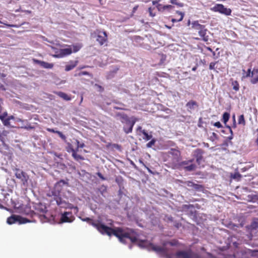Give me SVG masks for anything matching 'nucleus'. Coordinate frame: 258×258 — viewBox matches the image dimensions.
I'll return each mask as SVG.
<instances>
[{
	"label": "nucleus",
	"mask_w": 258,
	"mask_h": 258,
	"mask_svg": "<svg viewBox=\"0 0 258 258\" xmlns=\"http://www.w3.org/2000/svg\"><path fill=\"white\" fill-rule=\"evenodd\" d=\"M82 220L96 228L102 234H106L109 236H115L122 243H126L125 238L129 239L132 243H135L138 241L139 234L133 229L123 228L120 227L112 228L101 223L99 220L94 221L90 218H84Z\"/></svg>",
	"instance_id": "f257e3e1"
},
{
	"label": "nucleus",
	"mask_w": 258,
	"mask_h": 258,
	"mask_svg": "<svg viewBox=\"0 0 258 258\" xmlns=\"http://www.w3.org/2000/svg\"><path fill=\"white\" fill-rule=\"evenodd\" d=\"M181 159L180 152L175 149H171L163 155V161L166 162V166L173 169L180 168L179 161Z\"/></svg>",
	"instance_id": "f03ea898"
},
{
	"label": "nucleus",
	"mask_w": 258,
	"mask_h": 258,
	"mask_svg": "<svg viewBox=\"0 0 258 258\" xmlns=\"http://www.w3.org/2000/svg\"><path fill=\"white\" fill-rule=\"evenodd\" d=\"M116 116L119 117L121 123L126 124V125L123 127V131L126 134L132 132L134 125L138 120V118L135 117H132L131 120H130L127 115L124 113L118 112L116 114Z\"/></svg>",
	"instance_id": "7ed1b4c3"
},
{
	"label": "nucleus",
	"mask_w": 258,
	"mask_h": 258,
	"mask_svg": "<svg viewBox=\"0 0 258 258\" xmlns=\"http://www.w3.org/2000/svg\"><path fill=\"white\" fill-rule=\"evenodd\" d=\"M138 244L141 247H147L153 251L161 253L165 255L166 258H171L170 255L167 253L166 249L164 247L155 245L152 243L148 242L147 240H141Z\"/></svg>",
	"instance_id": "20e7f679"
},
{
	"label": "nucleus",
	"mask_w": 258,
	"mask_h": 258,
	"mask_svg": "<svg viewBox=\"0 0 258 258\" xmlns=\"http://www.w3.org/2000/svg\"><path fill=\"white\" fill-rule=\"evenodd\" d=\"M191 29L194 32V34L197 32L201 37L203 40L207 42L209 40V36L206 35L207 30L205 26L200 24L198 21H195L191 23Z\"/></svg>",
	"instance_id": "39448f33"
},
{
	"label": "nucleus",
	"mask_w": 258,
	"mask_h": 258,
	"mask_svg": "<svg viewBox=\"0 0 258 258\" xmlns=\"http://www.w3.org/2000/svg\"><path fill=\"white\" fill-rule=\"evenodd\" d=\"M15 174L17 178L20 180L22 185L24 187L28 186V180H29V175L24 171L18 168L13 169Z\"/></svg>",
	"instance_id": "423d86ee"
},
{
	"label": "nucleus",
	"mask_w": 258,
	"mask_h": 258,
	"mask_svg": "<svg viewBox=\"0 0 258 258\" xmlns=\"http://www.w3.org/2000/svg\"><path fill=\"white\" fill-rule=\"evenodd\" d=\"M15 209L17 213L22 215L28 216L30 217H32L33 215L35 214V212L31 210V206L28 204H22L18 207L15 206Z\"/></svg>",
	"instance_id": "0eeeda50"
},
{
	"label": "nucleus",
	"mask_w": 258,
	"mask_h": 258,
	"mask_svg": "<svg viewBox=\"0 0 258 258\" xmlns=\"http://www.w3.org/2000/svg\"><path fill=\"white\" fill-rule=\"evenodd\" d=\"M31 222H32L31 220H29L26 218L22 217L21 216L16 215H12L10 217H8L7 220V223L10 225L14 224L17 222L20 224H22Z\"/></svg>",
	"instance_id": "6e6552de"
},
{
	"label": "nucleus",
	"mask_w": 258,
	"mask_h": 258,
	"mask_svg": "<svg viewBox=\"0 0 258 258\" xmlns=\"http://www.w3.org/2000/svg\"><path fill=\"white\" fill-rule=\"evenodd\" d=\"M246 229L249 232L248 238L251 239L253 235L258 232V218H254L251 224L246 226Z\"/></svg>",
	"instance_id": "1a4fd4ad"
},
{
	"label": "nucleus",
	"mask_w": 258,
	"mask_h": 258,
	"mask_svg": "<svg viewBox=\"0 0 258 258\" xmlns=\"http://www.w3.org/2000/svg\"><path fill=\"white\" fill-rule=\"evenodd\" d=\"M211 10L214 12H218L220 14L225 15L226 16H229L231 14V10L229 8H225L222 4H216Z\"/></svg>",
	"instance_id": "9d476101"
},
{
	"label": "nucleus",
	"mask_w": 258,
	"mask_h": 258,
	"mask_svg": "<svg viewBox=\"0 0 258 258\" xmlns=\"http://www.w3.org/2000/svg\"><path fill=\"white\" fill-rule=\"evenodd\" d=\"M176 258H198V255L191 250H180L175 253Z\"/></svg>",
	"instance_id": "9b49d317"
},
{
	"label": "nucleus",
	"mask_w": 258,
	"mask_h": 258,
	"mask_svg": "<svg viewBox=\"0 0 258 258\" xmlns=\"http://www.w3.org/2000/svg\"><path fill=\"white\" fill-rule=\"evenodd\" d=\"M54 200L56 201V204L61 208L70 209L75 208L74 206L72 204L63 201L61 198L59 196L55 195ZM75 208H77V207H76Z\"/></svg>",
	"instance_id": "f8f14e48"
},
{
	"label": "nucleus",
	"mask_w": 258,
	"mask_h": 258,
	"mask_svg": "<svg viewBox=\"0 0 258 258\" xmlns=\"http://www.w3.org/2000/svg\"><path fill=\"white\" fill-rule=\"evenodd\" d=\"M75 218L73 216L72 212H64L61 213L60 217V222L63 223H71L75 220Z\"/></svg>",
	"instance_id": "ddd939ff"
},
{
	"label": "nucleus",
	"mask_w": 258,
	"mask_h": 258,
	"mask_svg": "<svg viewBox=\"0 0 258 258\" xmlns=\"http://www.w3.org/2000/svg\"><path fill=\"white\" fill-rule=\"evenodd\" d=\"M15 117L13 115L8 116L7 112H4L0 115V119L2 121L3 124L7 127H11L10 120L14 119Z\"/></svg>",
	"instance_id": "4468645a"
},
{
	"label": "nucleus",
	"mask_w": 258,
	"mask_h": 258,
	"mask_svg": "<svg viewBox=\"0 0 258 258\" xmlns=\"http://www.w3.org/2000/svg\"><path fill=\"white\" fill-rule=\"evenodd\" d=\"M204 151L203 149L198 148L193 152V156L196 158V162L200 165L202 161H203V154Z\"/></svg>",
	"instance_id": "2eb2a0df"
},
{
	"label": "nucleus",
	"mask_w": 258,
	"mask_h": 258,
	"mask_svg": "<svg viewBox=\"0 0 258 258\" xmlns=\"http://www.w3.org/2000/svg\"><path fill=\"white\" fill-rule=\"evenodd\" d=\"M180 182L183 183L188 187H191L192 189L195 191H202L204 189V187L203 185L195 183L194 182L191 181H186L185 182L180 181Z\"/></svg>",
	"instance_id": "dca6fc26"
},
{
	"label": "nucleus",
	"mask_w": 258,
	"mask_h": 258,
	"mask_svg": "<svg viewBox=\"0 0 258 258\" xmlns=\"http://www.w3.org/2000/svg\"><path fill=\"white\" fill-rule=\"evenodd\" d=\"M72 52L73 51L71 48H67L60 49L58 54H53L52 56L55 58H61L70 55Z\"/></svg>",
	"instance_id": "f3484780"
},
{
	"label": "nucleus",
	"mask_w": 258,
	"mask_h": 258,
	"mask_svg": "<svg viewBox=\"0 0 258 258\" xmlns=\"http://www.w3.org/2000/svg\"><path fill=\"white\" fill-rule=\"evenodd\" d=\"M96 40L101 45H103L107 40V35L105 31H99L97 36Z\"/></svg>",
	"instance_id": "a211bd4d"
},
{
	"label": "nucleus",
	"mask_w": 258,
	"mask_h": 258,
	"mask_svg": "<svg viewBox=\"0 0 258 258\" xmlns=\"http://www.w3.org/2000/svg\"><path fill=\"white\" fill-rule=\"evenodd\" d=\"M185 106L187 108V111L191 113L192 111L199 107V104L197 101L190 100L187 102Z\"/></svg>",
	"instance_id": "6ab92c4d"
},
{
	"label": "nucleus",
	"mask_w": 258,
	"mask_h": 258,
	"mask_svg": "<svg viewBox=\"0 0 258 258\" xmlns=\"http://www.w3.org/2000/svg\"><path fill=\"white\" fill-rule=\"evenodd\" d=\"M33 61L35 63L40 65L42 68L45 69H52L54 66L53 63H48L44 61H41L36 59H34Z\"/></svg>",
	"instance_id": "aec40b11"
},
{
	"label": "nucleus",
	"mask_w": 258,
	"mask_h": 258,
	"mask_svg": "<svg viewBox=\"0 0 258 258\" xmlns=\"http://www.w3.org/2000/svg\"><path fill=\"white\" fill-rule=\"evenodd\" d=\"M78 63V60H75V61L71 60L69 62V63L67 64L65 66V69H64L65 71L66 72H68V71H70L74 69L77 66Z\"/></svg>",
	"instance_id": "412c9836"
},
{
	"label": "nucleus",
	"mask_w": 258,
	"mask_h": 258,
	"mask_svg": "<svg viewBox=\"0 0 258 258\" xmlns=\"http://www.w3.org/2000/svg\"><path fill=\"white\" fill-rule=\"evenodd\" d=\"M176 14L177 15V18H172L171 20V22L173 23L181 21L183 20V18L184 16V13L178 11H176Z\"/></svg>",
	"instance_id": "4be33fe9"
},
{
	"label": "nucleus",
	"mask_w": 258,
	"mask_h": 258,
	"mask_svg": "<svg viewBox=\"0 0 258 258\" xmlns=\"http://www.w3.org/2000/svg\"><path fill=\"white\" fill-rule=\"evenodd\" d=\"M219 63V60L215 62H211L209 64V69L210 70H214L216 72H218V70L222 71V69L220 68H218L217 65Z\"/></svg>",
	"instance_id": "5701e85b"
},
{
	"label": "nucleus",
	"mask_w": 258,
	"mask_h": 258,
	"mask_svg": "<svg viewBox=\"0 0 258 258\" xmlns=\"http://www.w3.org/2000/svg\"><path fill=\"white\" fill-rule=\"evenodd\" d=\"M18 121L22 122H28L27 120H24L21 119H19ZM21 128L26 129L27 130H30L34 129L35 126L31 125L30 123H27L26 125L22 126Z\"/></svg>",
	"instance_id": "b1692460"
},
{
	"label": "nucleus",
	"mask_w": 258,
	"mask_h": 258,
	"mask_svg": "<svg viewBox=\"0 0 258 258\" xmlns=\"http://www.w3.org/2000/svg\"><path fill=\"white\" fill-rule=\"evenodd\" d=\"M56 94L65 100L69 101L71 99V97L64 92H58L56 93Z\"/></svg>",
	"instance_id": "393cba45"
},
{
	"label": "nucleus",
	"mask_w": 258,
	"mask_h": 258,
	"mask_svg": "<svg viewBox=\"0 0 258 258\" xmlns=\"http://www.w3.org/2000/svg\"><path fill=\"white\" fill-rule=\"evenodd\" d=\"M77 150H72V156L73 158L76 160V161H79V160H84V158L80 155L77 154Z\"/></svg>",
	"instance_id": "a878e982"
},
{
	"label": "nucleus",
	"mask_w": 258,
	"mask_h": 258,
	"mask_svg": "<svg viewBox=\"0 0 258 258\" xmlns=\"http://www.w3.org/2000/svg\"><path fill=\"white\" fill-rule=\"evenodd\" d=\"M141 133L144 135L143 139L146 141L150 140L152 138V135L151 134L149 135L148 133L145 130H141Z\"/></svg>",
	"instance_id": "bb28decb"
},
{
	"label": "nucleus",
	"mask_w": 258,
	"mask_h": 258,
	"mask_svg": "<svg viewBox=\"0 0 258 258\" xmlns=\"http://www.w3.org/2000/svg\"><path fill=\"white\" fill-rule=\"evenodd\" d=\"M184 169L188 171H194L197 168V166L195 164H191L189 165L185 166L184 167Z\"/></svg>",
	"instance_id": "cd10ccee"
},
{
	"label": "nucleus",
	"mask_w": 258,
	"mask_h": 258,
	"mask_svg": "<svg viewBox=\"0 0 258 258\" xmlns=\"http://www.w3.org/2000/svg\"><path fill=\"white\" fill-rule=\"evenodd\" d=\"M238 123L239 124H241L243 126H244L246 124L245 120L244 119V116L243 114H241L238 117Z\"/></svg>",
	"instance_id": "c85d7f7f"
},
{
	"label": "nucleus",
	"mask_w": 258,
	"mask_h": 258,
	"mask_svg": "<svg viewBox=\"0 0 258 258\" xmlns=\"http://www.w3.org/2000/svg\"><path fill=\"white\" fill-rule=\"evenodd\" d=\"M250 82L252 84H256L258 83V74L253 75L251 74Z\"/></svg>",
	"instance_id": "c756f323"
},
{
	"label": "nucleus",
	"mask_w": 258,
	"mask_h": 258,
	"mask_svg": "<svg viewBox=\"0 0 258 258\" xmlns=\"http://www.w3.org/2000/svg\"><path fill=\"white\" fill-rule=\"evenodd\" d=\"M232 86L233 87V89L235 91H238L239 90V84L237 81H232Z\"/></svg>",
	"instance_id": "7c9ffc66"
},
{
	"label": "nucleus",
	"mask_w": 258,
	"mask_h": 258,
	"mask_svg": "<svg viewBox=\"0 0 258 258\" xmlns=\"http://www.w3.org/2000/svg\"><path fill=\"white\" fill-rule=\"evenodd\" d=\"M167 244H169L171 246H178L179 245V242L178 240L176 239H173L170 241L167 242L166 243H164V245H166Z\"/></svg>",
	"instance_id": "2f4dec72"
},
{
	"label": "nucleus",
	"mask_w": 258,
	"mask_h": 258,
	"mask_svg": "<svg viewBox=\"0 0 258 258\" xmlns=\"http://www.w3.org/2000/svg\"><path fill=\"white\" fill-rule=\"evenodd\" d=\"M83 75H88L92 77V75L87 71H82L75 74V77H81Z\"/></svg>",
	"instance_id": "473e14b6"
},
{
	"label": "nucleus",
	"mask_w": 258,
	"mask_h": 258,
	"mask_svg": "<svg viewBox=\"0 0 258 258\" xmlns=\"http://www.w3.org/2000/svg\"><path fill=\"white\" fill-rule=\"evenodd\" d=\"M65 184H68V182L64 181V180L61 179L56 183L55 186V187H57V186L61 187Z\"/></svg>",
	"instance_id": "72a5a7b5"
},
{
	"label": "nucleus",
	"mask_w": 258,
	"mask_h": 258,
	"mask_svg": "<svg viewBox=\"0 0 258 258\" xmlns=\"http://www.w3.org/2000/svg\"><path fill=\"white\" fill-rule=\"evenodd\" d=\"M230 117V114L228 112H224L223 114V121L225 123L228 121Z\"/></svg>",
	"instance_id": "f704fd0d"
},
{
	"label": "nucleus",
	"mask_w": 258,
	"mask_h": 258,
	"mask_svg": "<svg viewBox=\"0 0 258 258\" xmlns=\"http://www.w3.org/2000/svg\"><path fill=\"white\" fill-rule=\"evenodd\" d=\"M82 47V45L80 44H76V45H73V52H78V51L80 50V49Z\"/></svg>",
	"instance_id": "c9c22d12"
},
{
	"label": "nucleus",
	"mask_w": 258,
	"mask_h": 258,
	"mask_svg": "<svg viewBox=\"0 0 258 258\" xmlns=\"http://www.w3.org/2000/svg\"><path fill=\"white\" fill-rule=\"evenodd\" d=\"M170 2L172 4L175 5L179 7H182L184 5L182 3H178L177 0H170Z\"/></svg>",
	"instance_id": "e433bc0d"
},
{
	"label": "nucleus",
	"mask_w": 258,
	"mask_h": 258,
	"mask_svg": "<svg viewBox=\"0 0 258 258\" xmlns=\"http://www.w3.org/2000/svg\"><path fill=\"white\" fill-rule=\"evenodd\" d=\"M119 67H116L115 68H114L113 70L111 71L109 74H108V76H111V77H113L114 74H115L117 71L119 70Z\"/></svg>",
	"instance_id": "4c0bfd02"
},
{
	"label": "nucleus",
	"mask_w": 258,
	"mask_h": 258,
	"mask_svg": "<svg viewBox=\"0 0 258 258\" xmlns=\"http://www.w3.org/2000/svg\"><path fill=\"white\" fill-rule=\"evenodd\" d=\"M156 8L159 12H163L165 11V5L163 6L161 4H158L156 6Z\"/></svg>",
	"instance_id": "58836bf2"
},
{
	"label": "nucleus",
	"mask_w": 258,
	"mask_h": 258,
	"mask_svg": "<svg viewBox=\"0 0 258 258\" xmlns=\"http://www.w3.org/2000/svg\"><path fill=\"white\" fill-rule=\"evenodd\" d=\"M155 142H156V140L153 139L151 141H150L149 143H148L147 144L146 146L148 148H151L155 144Z\"/></svg>",
	"instance_id": "ea45409f"
},
{
	"label": "nucleus",
	"mask_w": 258,
	"mask_h": 258,
	"mask_svg": "<svg viewBox=\"0 0 258 258\" xmlns=\"http://www.w3.org/2000/svg\"><path fill=\"white\" fill-rule=\"evenodd\" d=\"M241 177V175L239 173H235L232 175V178L233 179H237L238 180H240Z\"/></svg>",
	"instance_id": "a19ab883"
},
{
	"label": "nucleus",
	"mask_w": 258,
	"mask_h": 258,
	"mask_svg": "<svg viewBox=\"0 0 258 258\" xmlns=\"http://www.w3.org/2000/svg\"><path fill=\"white\" fill-rule=\"evenodd\" d=\"M251 255L253 258H258V250H253L250 252Z\"/></svg>",
	"instance_id": "79ce46f5"
},
{
	"label": "nucleus",
	"mask_w": 258,
	"mask_h": 258,
	"mask_svg": "<svg viewBox=\"0 0 258 258\" xmlns=\"http://www.w3.org/2000/svg\"><path fill=\"white\" fill-rule=\"evenodd\" d=\"M56 134H57L59 136V137L63 140L65 141L66 140V136L61 132L56 131Z\"/></svg>",
	"instance_id": "37998d69"
},
{
	"label": "nucleus",
	"mask_w": 258,
	"mask_h": 258,
	"mask_svg": "<svg viewBox=\"0 0 258 258\" xmlns=\"http://www.w3.org/2000/svg\"><path fill=\"white\" fill-rule=\"evenodd\" d=\"M189 163V161H181V160L179 161V164H180V168L183 165L188 166V164Z\"/></svg>",
	"instance_id": "c03bdc74"
},
{
	"label": "nucleus",
	"mask_w": 258,
	"mask_h": 258,
	"mask_svg": "<svg viewBox=\"0 0 258 258\" xmlns=\"http://www.w3.org/2000/svg\"><path fill=\"white\" fill-rule=\"evenodd\" d=\"M154 9H152L151 7L149 8L148 12L149 13L150 16L151 17H154L156 15V14L153 12V10Z\"/></svg>",
	"instance_id": "a18cd8bd"
},
{
	"label": "nucleus",
	"mask_w": 258,
	"mask_h": 258,
	"mask_svg": "<svg viewBox=\"0 0 258 258\" xmlns=\"http://www.w3.org/2000/svg\"><path fill=\"white\" fill-rule=\"evenodd\" d=\"M251 68L248 69L246 75L244 77L245 78H248L251 77Z\"/></svg>",
	"instance_id": "49530a36"
},
{
	"label": "nucleus",
	"mask_w": 258,
	"mask_h": 258,
	"mask_svg": "<svg viewBox=\"0 0 258 258\" xmlns=\"http://www.w3.org/2000/svg\"><path fill=\"white\" fill-rule=\"evenodd\" d=\"M0 23L3 24L4 25H6L7 27H18V26L16 25H13V24H9L4 22H2L0 21Z\"/></svg>",
	"instance_id": "de8ad7c7"
},
{
	"label": "nucleus",
	"mask_w": 258,
	"mask_h": 258,
	"mask_svg": "<svg viewBox=\"0 0 258 258\" xmlns=\"http://www.w3.org/2000/svg\"><path fill=\"white\" fill-rule=\"evenodd\" d=\"M174 8V7L172 5H165V11H170V10Z\"/></svg>",
	"instance_id": "09e8293b"
},
{
	"label": "nucleus",
	"mask_w": 258,
	"mask_h": 258,
	"mask_svg": "<svg viewBox=\"0 0 258 258\" xmlns=\"http://www.w3.org/2000/svg\"><path fill=\"white\" fill-rule=\"evenodd\" d=\"M144 166L147 169V170H148V171L153 174V175H155L156 174H157V172H153V171H152L148 167H147L146 165H144Z\"/></svg>",
	"instance_id": "8fccbe9b"
},
{
	"label": "nucleus",
	"mask_w": 258,
	"mask_h": 258,
	"mask_svg": "<svg viewBox=\"0 0 258 258\" xmlns=\"http://www.w3.org/2000/svg\"><path fill=\"white\" fill-rule=\"evenodd\" d=\"M214 125L218 128H221L222 127L221 123L219 121L216 122Z\"/></svg>",
	"instance_id": "3c124183"
},
{
	"label": "nucleus",
	"mask_w": 258,
	"mask_h": 258,
	"mask_svg": "<svg viewBox=\"0 0 258 258\" xmlns=\"http://www.w3.org/2000/svg\"><path fill=\"white\" fill-rule=\"evenodd\" d=\"M112 147L116 148L119 150H120V149H121V146L118 144H113L112 145Z\"/></svg>",
	"instance_id": "603ef678"
},
{
	"label": "nucleus",
	"mask_w": 258,
	"mask_h": 258,
	"mask_svg": "<svg viewBox=\"0 0 258 258\" xmlns=\"http://www.w3.org/2000/svg\"><path fill=\"white\" fill-rule=\"evenodd\" d=\"M95 86H96L98 88L99 91L100 92H103L104 91V88L101 86H100V85H99L98 84H96L95 85Z\"/></svg>",
	"instance_id": "864d4df0"
},
{
	"label": "nucleus",
	"mask_w": 258,
	"mask_h": 258,
	"mask_svg": "<svg viewBox=\"0 0 258 258\" xmlns=\"http://www.w3.org/2000/svg\"><path fill=\"white\" fill-rule=\"evenodd\" d=\"M77 143V150H78L79 148H83L84 146V144H80V142L78 140H76Z\"/></svg>",
	"instance_id": "5fc2aeb1"
},
{
	"label": "nucleus",
	"mask_w": 258,
	"mask_h": 258,
	"mask_svg": "<svg viewBox=\"0 0 258 258\" xmlns=\"http://www.w3.org/2000/svg\"><path fill=\"white\" fill-rule=\"evenodd\" d=\"M96 174H97V176H98L100 179H101L102 180H105V178L104 177V176L102 175V174L100 172H97V173H96Z\"/></svg>",
	"instance_id": "6e6d98bb"
},
{
	"label": "nucleus",
	"mask_w": 258,
	"mask_h": 258,
	"mask_svg": "<svg viewBox=\"0 0 258 258\" xmlns=\"http://www.w3.org/2000/svg\"><path fill=\"white\" fill-rule=\"evenodd\" d=\"M251 74L252 75H257L258 74V69H255L254 68L253 70L251 72Z\"/></svg>",
	"instance_id": "4d7b16f0"
},
{
	"label": "nucleus",
	"mask_w": 258,
	"mask_h": 258,
	"mask_svg": "<svg viewBox=\"0 0 258 258\" xmlns=\"http://www.w3.org/2000/svg\"><path fill=\"white\" fill-rule=\"evenodd\" d=\"M47 131L49 132L53 133H56V132L57 131H55L53 128H47Z\"/></svg>",
	"instance_id": "13d9d810"
},
{
	"label": "nucleus",
	"mask_w": 258,
	"mask_h": 258,
	"mask_svg": "<svg viewBox=\"0 0 258 258\" xmlns=\"http://www.w3.org/2000/svg\"><path fill=\"white\" fill-rule=\"evenodd\" d=\"M108 222V224L111 226L113 225V221L111 219H108L107 220Z\"/></svg>",
	"instance_id": "bf43d9fd"
},
{
	"label": "nucleus",
	"mask_w": 258,
	"mask_h": 258,
	"mask_svg": "<svg viewBox=\"0 0 258 258\" xmlns=\"http://www.w3.org/2000/svg\"><path fill=\"white\" fill-rule=\"evenodd\" d=\"M256 131L257 133V138H256V139L255 140V144H256V145L258 147V128L256 129Z\"/></svg>",
	"instance_id": "052dcab7"
},
{
	"label": "nucleus",
	"mask_w": 258,
	"mask_h": 258,
	"mask_svg": "<svg viewBox=\"0 0 258 258\" xmlns=\"http://www.w3.org/2000/svg\"><path fill=\"white\" fill-rule=\"evenodd\" d=\"M160 1V0H155V1H152V4L153 5H155L156 4H158V3Z\"/></svg>",
	"instance_id": "680f3d73"
},
{
	"label": "nucleus",
	"mask_w": 258,
	"mask_h": 258,
	"mask_svg": "<svg viewBox=\"0 0 258 258\" xmlns=\"http://www.w3.org/2000/svg\"><path fill=\"white\" fill-rule=\"evenodd\" d=\"M0 90H3V91L6 90V88H5V86L2 84H0Z\"/></svg>",
	"instance_id": "e2e57ef3"
},
{
	"label": "nucleus",
	"mask_w": 258,
	"mask_h": 258,
	"mask_svg": "<svg viewBox=\"0 0 258 258\" xmlns=\"http://www.w3.org/2000/svg\"><path fill=\"white\" fill-rule=\"evenodd\" d=\"M206 49H207L208 50H209V51H211V52L213 51V50H212V49L211 48H210V47H206Z\"/></svg>",
	"instance_id": "0e129e2a"
},
{
	"label": "nucleus",
	"mask_w": 258,
	"mask_h": 258,
	"mask_svg": "<svg viewBox=\"0 0 258 258\" xmlns=\"http://www.w3.org/2000/svg\"><path fill=\"white\" fill-rule=\"evenodd\" d=\"M87 67H88V66H82V67H80V68H79V69L81 70V69H83L86 68H87Z\"/></svg>",
	"instance_id": "69168bd1"
},
{
	"label": "nucleus",
	"mask_w": 258,
	"mask_h": 258,
	"mask_svg": "<svg viewBox=\"0 0 258 258\" xmlns=\"http://www.w3.org/2000/svg\"><path fill=\"white\" fill-rule=\"evenodd\" d=\"M194 160H195L194 159H192L188 160V161H189V163H192L194 161Z\"/></svg>",
	"instance_id": "338daca9"
},
{
	"label": "nucleus",
	"mask_w": 258,
	"mask_h": 258,
	"mask_svg": "<svg viewBox=\"0 0 258 258\" xmlns=\"http://www.w3.org/2000/svg\"><path fill=\"white\" fill-rule=\"evenodd\" d=\"M210 258H216L215 256L210 254Z\"/></svg>",
	"instance_id": "774afa93"
}]
</instances>
